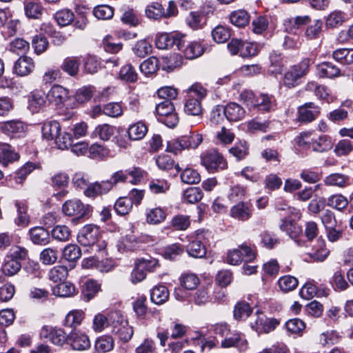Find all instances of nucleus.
Segmentation results:
<instances>
[{
    "label": "nucleus",
    "mask_w": 353,
    "mask_h": 353,
    "mask_svg": "<svg viewBox=\"0 0 353 353\" xmlns=\"http://www.w3.org/2000/svg\"><path fill=\"white\" fill-rule=\"evenodd\" d=\"M100 228L96 225H85L79 232L78 242L83 246H90L93 250L102 251L106 247L105 241H100Z\"/></svg>",
    "instance_id": "f257e3e1"
},
{
    "label": "nucleus",
    "mask_w": 353,
    "mask_h": 353,
    "mask_svg": "<svg viewBox=\"0 0 353 353\" xmlns=\"http://www.w3.org/2000/svg\"><path fill=\"white\" fill-rule=\"evenodd\" d=\"M112 321V332L123 341H129L134 334L132 327L129 325L128 321L119 311H114L110 316Z\"/></svg>",
    "instance_id": "f03ea898"
},
{
    "label": "nucleus",
    "mask_w": 353,
    "mask_h": 353,
    "mask_svg": "<svg viewBox=\"0 0 353 353\" xmlns=\"http://www.w3.org/2000/svg\"><path fill=\"white\" fill-rule=\"evenodd\" d=\"M201 164L210 173L228 168V163L223 155L215 149H211L201 156Z\"/></svg>",
    "instance_id": "7ed1b4c3"
},
{
    "label": "nucleus",
    "mask_w": 353,
    "mask_h": 353,
    "mask_svg": "<svg viewBox=\"0 0 353 353\" xmlns=\"http://www.w3.org/2000/svg\"><path fill=\"white\" fill-rule=\"evenodd\" d=\"M202 141L201 134L190 133L189 135H184L169 141L167 145V151L177 153L185 149H195Z\"/></svg>",
    "instance_id": "20e7f679"
},
{
    "label": "nucleus",
    "mask_w": 353,
    "mask_h": 353,
    "mask_svg": "<svg viewBox=\"0 0 353 353\" xmlns=\"http://www.w3.org/2000/svg\"><path fill=\"white\" fill-rule=\"evenodd\" d=\"M312 61L309 58L303 59L299 64L293 65L284 77V84L288 88H294L299 84V80L304 77L309 70Z\"/></svg>",
    "instance_id": "39448f33"
},
{
    "label": "nucleus",
    "mask_w": 353,
    "mask_h": 353,
    "mask_svg": "<svg viewBox=\"0 0 353 353\" xmlns=\"http://www.w3.org/2000/svg\"><path fill=\"white\" fill-rule=\"evenodd\" d=\"M255 258V253L252 249L246 244H242L238 248L228 251L227 256L228 263L233 265H239L243 260L251 261Z\"/></svg>",
    "instance_id": "423d86ee"
},
{
    "label": "nucleus",
    "mask_w": 353,
    "mask_h": 353,
    "mask_svg": "<svg viewBox=\"0 0 353 353\" xmlns=\"http://www.w3.org/2000/svg\"><path fill=\"white\" fill-rule=\"evenodd\" d=\"M62 211L66 216L82 218L88 214L90 206L84 204L81 200L73 199L66 201L63 206Z\"/></svg>",
    "instance_id": "0eeeda50"
},
{
    "label": "nucleus",
    "mask_w": 353,
    "mask_h": 353,
    "mask_svg": "<svg viewBox=\"0 0 353 353\" xmlns=\"http://www.w3.org/2000/svg\"><path fill=\"white\" fill-rule=\"evenodd\" d=\"M39 334L41 339H48L56 345L61 346L66 342L68 343L69 334H67L61 328L43 325Z\"/></svg>",
    "instance_id": "6e6552de"
},
{
    "label": "nucleus",
    "mask_w": 353,
    "mask_h": 353,
    "mask_svg": "<svg viewBox=\"0 0 353 353\" xmlns=\"http://www.w3.org/2000/svg\"><path fill=\"white\" fill-rule=\"evenodd\" d=\"M241 96L243 99L252 100V105L259 111L268 112L274 104V99L267 94H260L254 99V94L252 92H245Z\"/></svg>",
    "instance_id": "1a4fd4ad"
},
{
    "label": "nucleus",
    "mask_w": 353,
    "mask_h": 353,
    "mask_svg": "<svg viewBox=\"0 0 353 353\" xmlns=\"http://www.w3.org/2000/svg\"><path fill=\"white\" fill-rule=\"evenodd\" d=\"M46 99L56 106L65 105L70 99L69 90L60 85H54L47 93Z\"/></svg>",
    "instance_id": "9d476101"
},
{
    "label": "nucleus",
    "mask_w": 353,
    "mask_h": 353,
    "mask_svg": "<svg viewBox=\"0 0 353 353\" xmlns=\"http://www.w3.org/2000/svg\"><path fill=\"white\" fill-rule=\"evenodd\" d=\"M221 347L223 348L236 347L241 351H244L248 347V341L241 333L230 330L227 336L221 340Z\"/></svg>",
    "instance_id": "9b49d317"
},
{
    "label": "nucleus",
    "mask_w": 353,
    "mask_h": 353,
    "mask_svg": "<svg viewBox=\"0 0 353 353\" xmlns=\"http://www.w3.org/2000/svg\"><path fill=\"white\" fill-rule=\"evenodd\" d=\"M279 324L276 319H268L262 313L257 314L254 322H251L252 328L259 334L269 333Z\"/></svg>",
    "instance_id": "f8f14e48"
},
{
    "label": "nucleus",
    "mask_w": 353,
    "mask_h": 353,
    "mask_svg": "<svg viewBox=\"0 0 353 353\" xmlns=\"http://www.w3.org/2000/svg\"><path fill=\"white\" fill-rule=\"evenodd\" d=\"M68 344L74 350L77 351H84L90 347L88 336L77 330H74L69 334Z\"/></svg>",
    "instance_id": "ddd939ff"
},
{
    "label": "nucleus",
    "mask_w": 353,
    "mask_h": 353,
    "mask_svg": "<svg viewBox=\"0 0 353 353\" xmlns=\"http://www.w3.org/2000/svg\"><path fill=\"white\" fill-rule=\"evenodd\" d=\"M183 34L175 33L172 36L168 34H161L156 38V46L159 49H168L174 46L181 48L183 43Z\"/></svg>",
    "instance_id": "4468645a"
},
{
    "label": "nucleus",
    "mask_w": 353,
    "mask_h": 353,
    "mask_svg": "<svg viewBox=\"0 0 353 353\" xmlns=\"http://www.w3.org/2000/svg\"><path fill=\"white\" fill-rule=\"evenodd\" d=\"M320 114V108L312 102L305 103L298 110V120L303 123L314 121Z\"/></svg>",
    "instance_id": "2eb2a0df"
},
{
    "label": "nucleus",
    "mask_w": 353,
    "mask_h": 353,
    "mask_svg": "<svg viewBox=\"0 0 353 353\" xmlns=\"http://www.w3.org/2000/svg\"><path fill=\"white\" fill-rule=\"evenodd\" d=\"M183 46L177 49L183 52L188 59H194L199 57L203 53L204 49L201 44L197 41H187L185 36L183 35Z\"/></svg>",
    "instance_id": "dca6fc26"
},
{
    "label": "nucleus",
    "mask_w": 353,
    "mask_h": 353,
    "mask_svg": "<svg viewBox=\"0 0 353 353\" xmlns=\"http://www.w3.org/2000/svg\"><path fill=\"white\" fill-rule=\"evenodd\" d=\"M230 214L235 219L245 221L252 216V204L249 202H239L231 208Z\"/></svg>",
    "instance_id": "f3484780"
},
{
    "label": "nucleus",
    "mask_w": 353,
    "mask_h": 353,
    "mask_svg": "<svg viewBox=\"0 0 353 353\" xmlns=\"http://www.w3.org/2000/svg\"><path fill=\"white\" fill-rule=\"evenodd\" d=\"M34 69V63L31 57L27 56L20 57L14 63V72L20 77L30 74Z\"/></svg>",
    "instance_id": "a211bd4d"
},
{
    "label": "nucleus",
    "mask_w": 353,
    "mask_h": 353,
    "mask_svg": "<svg viewBox=\"0 0 353 353\" xmlns=\"http://www.w3.org/2000/svg\"><path fill=\"white\" fill-rule=\"evenodd\" d=\"M44 10V8L39 0H28L24 3L25 14L29 19H41Z\"/></svg>",
    "instance_id": "6ab92c4d"
},
{
    "label": "nucleus",
    "mask_w": 353,
    "mask_h": 353,
    "mask_svg": "<svg viewBox=\"0 0 353 353\" xmlns=\"http://www.w3.org/2000/svg\"><path fill=\"white\" fill-rule=\"evenodd\" d=\"M26 125L20 121H10L5 122L1 125L2 132L10 137H20L25 130Z\"/></svg>",
    "instance_id": "aec40b11"
},
{
    "label": "nucleus",
    "mask_w": 353,
    "mask_h": 353,
    "mask_svg": "<svg viewBox=\"0 0 353 353\" xmlns=\"http://www.w3.org/2000/svg\"><path fill=\"white\" fill-rule=\"evenodd\" d=\"M224 108L225 118L230 121H238L245 117V110L236 103H230Z\"/></svg>",
    "instance_id": "412c9836"
},
{
    "label": "nucleus",
    "mask_w": 353,
    "mask_h": 353,
    "mask_svg": "<svg viewBox=\"0 0 353 353\" xmlns=\"http://www.w3.org/2000/svg\"><path fill=\"white\" fill-rule=\"evenodd\" d=\"M329 254L330 250L326 248L325 242L323 239H319L316 245L308 253L310 258L316 262L323 261Z\"/></svg>",
    "instance_id": "4be33fe9"
},
{
    "label": "nucleus",
    "mask_w": 353,
    "mask_h": 353,
    "mask_svg": "<svg viewBox=\"0 0 353 353\" xmlns=\"http://www.w3.org/2000/svg\"><path fill=\"white\" fill-rule=\"evenodd\" d=\"M279 228L290 238L294 239L298 238L303 232L301 226L299 225L296 222L287 219L281 220Z\"/></svg>",
    "instance_id": "5701e85b"
},
{
    "label": "nucleus",
    "mask_w": 353,
    "mask_h": 353,
    "mask_svg": "<svg viewBox=\"0 0 353 353\" xmlns=\"http://www.w3.org/2000/svg\"><path fill=\"white\" fill-rule=\"evenodd\" d=\"M52 294L61 297H70L77 294L74 285L70 282H60L52 288Z\"/></svg>",
    "instance_id": "b1692460"
},
{
    "label": "nucleus",
    "mask_w": 353,
    "mask_h": 353,
    "mask_svg": "<svg viewBox=\"0 0 353 353\" xmlns=\"http://www.w3.org/2000/svg\"><path fill=\"white\" fill-rule=\"evenodd\" d=\"M184 111L189 115L201 118L203 113L201 101L199 99H196V97H188L184 105Z\"/></svg>",
    "instance_id": "393cba45"
},
{
    "label": "nucleus",
    "mask_w": 353,
    "mask_h": 353,
    "mask_svg": "<svg viewBox=\"0 0 353 353\" xmlns=\"http://www.w3.org/2000/svg\"><path fill=\"white\" fill-rule=\"evenodd\" d=\"M80 65V57H68L64 59L61 68L71 77L76 76L79 72Z\"/></svg>",
    "instance_id": "a878e982"
},
{
    "label": "nucleus",
    "mask_w": 353,
    "mask_h": 353,
    "mask_svg": "<svg viewBox=\"0 0 353 353\" xmlns=\"http://www.w3.org/2000/svg\"><path fill=\"white\" fill-rule=\"evenodd\" d=\"M148 132V127L142 121L137 122L131 125L128 130V134L130 139L138 141L143 139Z\"/></svg>",
    "instance_id": "bb28decb"
},
{
    "label": "nucleus",
    "mask_w": 353,
    "mask_h": 353,
    "mask_svg": "<svg viewBox=\"0 0 353 353\" xmlns=\"http://www.w3.org/2000/svg\"><path fill=\"white\" fill-rule=\"evenodd\" d=\"M43 137L47 140L55 139L61 131L59 123L56 121L45 122L42 127Z\"/></svg>",
    "instance_id": "cd10ccee"
},
{
    "label": "nucleus",
    "mask_w": 353,
    "mask_h": 353,
    "mask_svg": "<svg viewBox=\"0 0 353 353\" xmlns=\"http://www.w3.org/2000/svg\"><path fill=\"white\" fill-rule=\"evenodd\" d=\"M31 241L34 244L46 245L49 242V233L43 227H35L30 230Z\"/></svg>",
    "instance_id": "c85d7f7f"
},
{
    "label": "nucleus",
    "mask_w": 353,
    "mask_h": 353,
    "mask_svg": "<svg viewBox=\"0 0 353 353\" xmlns=\"http://www.w3.org/2000/svg\"><path fill=\"white\" fill-rule=\"evenodd\" d=\"M169 291L164 285H157L151 290V301L157 305H161L168 300Z\"/></svg>",
    "instance_id": "c756f323"
},
{
    "label": "nucleus",
    "mask_w": 353,
    "mask_h": 353,
    "mask_svg": "<svg viewBox=\"0 0 353 353\" xmlns=\"http://www.w3.org/2000/svg\"><path fill=\"white\" fill-rule=\"evenodd\" d=\"M319 77L334 78L340 74V69L330 62H323L317 66Z\"/></svg>",
    "instance_id": "7c9ffc66"
},
{
    "label": "nucleus",
    "mask_w": 353,
    "mask_h": 353,
    "mask_svg": "<svg viewBox=\"0 0 353 353\" xmlns=\"http://www.w3.org/2000/svg\"><path fill=\"white\" fill-rule=\"evenodd\" d=\"M19 159V155L12 149V147L3 143H0V163L7 165Z\"/></svg>",
    "instance_id": "2f4dec72"
},
{
    "label": "nucleus",
    "mask_w": 353,
    "mask_h": 353,
    "mask_svg": "<svg viewBox=\"0 0 353 353\" xmlns=\"http://www.w3.org/2000/svg\"><path fill=\"white\" fill-rule=\"evenodd\" d=\"M332 148L330 138L327 135L316 136L314 134L312 150L317 152H324Z\"/></svg>",
    "instance_id": "473e14b6"
},
{
    "label": "nucleus",
    "mask_w": 353,
    "mask_h": 353,
    "mask_svg": "<svg viewBox=\"0 0 353 353\" xmlns=\"http://www.w3.org/2000/svg\"><path fill=\"white\" fill-rule=\"evenodd\" d=\"M165 211L161 208H154L147 210L146 221L152 225L162 223L166 218Z\"/></svg>",
    "instance_id": "72a5a7b5"
},
{
    "label": "nucleus",
    "mask_w": 353,
    "mask_h": 353,
    "mask_svg": "<svg viewBox=\"0 0 353 353\" xmlns=\"http://www.w3.org/2000/svg\"><path fill=\"white\" fill-rule=\"evenodd\" d=\"M188 254L194 258H203L206 255V248L200 240L190 242L186 248Z\"/></svg>",
    "instance_id": "f704fd0d"
},
{
    "label": "nucleus",
    "mask_w": 353,
    "mask_h": 353,
    "mask_svg": "<svg viewBox=\"0 0 353 353\" xmlns=\"http://www.w3.org/2000/svg\"><path fill=\"white\" fill-rule=\"evenodd\" d=\"M1 268L5 275L12 276L21 270V264L19 261L12 259L6 256Z\"/></svg>",
    "instance_id": "c9c22d12"
},
{
    "label": "nucleus",
    "mask_w": 353,
    "mask_h": 353,
    "mask_svg": "<svg viewBox=\"0 0 353 353\" xmlns=\"http://www.w3.org/2000/svg\"><path fill=\"white\" fill-rule=\"evenodd\" d=\"M84 319V312L81 310H74L68 312L64 321V325L75 328Z\"/></svg>",
    "instance_id": "e433bc0d"
},
{
    "label": "nucleus",
    "mask_w": 353,
    "mask_h": 353,
    "mask_svg": "<svg viewBox=\"0 0 353 353\" xmlns=\"http://www.w3.org/2000/svg\"><path fill=\"white\" fill-rule=\"evenodd\" d=\"M114 314V312H109L107 316L99 313L93 319L92 327L96 332H101L105 327L110 326L112 327V321L110 316Z\"/></svg>",
    "instance_id": "4c0bfd02"
},
{
    "label": "nucleus",
    "mask_w": 353,
    "mask_h": 353,
    "mask_svg": "<svg viewBox=\"0 0 353 353\" xmlns=\"http://www.w3.org/2000/svg\"><path fill=\"white\" fill-rule=\"evenodd\" d=\"M114 347V340L112 336L104 335L98 338L94 344V348L98 353H105L111 351Z\"/></svg>",
    "instance_id": "58836bf2"
},
{
    "label": "nucleus",
    "mask_w": 353,
    "mask_h": 353,
    "mask_svg": "<svg viewBox=\"0 0 353 353\" xmlns=\"http://www.w3.org/2000/svg\"><path fill=\"white\" fill-rule=\"evenodd\" d=\"M68 270L65 265H56L48 272L49 279L54 283L63 281L68 276Z\"/></svg>",
    "instance_id": "ea45409f"
},
{
    "label": "nucleus",
    "mask_w": 353,
    "mask_h": 353,
    "mask_svg": "<svg viewBox=\"0 0 353 353\" xmlns=\"http://www.w3.org/2000/svg\"><path fill=\"white\" fill-rule=\"evenodd\" d=\"M114 128L109 124L104 123L97 125L92 132V136L99 137L103 141H108L114 134Z\"/></svg>",
    "instance_id": "a19ab883"
},
{
    "label": "nucleus",
    "mask_w": 353,
    "mask_h": 353,
    "mask_svg": "<svg viewBox=\"0 0 353 353\" xmlns=\"http://www.w3.org/2000/svg\"><path fill=\"white\" fill-rule=\"evenodd\" d=\"M230 21L237 27L245 26L250 21V15L244 10H238L232 12L230 16Z\"/></svg>",
    "instance_id": "79ce46f5"
},
{
    "label": "nucleus",
    "mask_w": 353,
    "mask_h": 353,
    "mask_svg": "<svg viewBox=\"0 0 353 353\" xmlns=\"http://www.w3.org/2000/svg\"><path fill=\"white\" fill-rule=\"evenodd\" d=\"M39 168V164L28 162L15 173L14 180L16 183L22 184L26 179L27 175L31 173L34 170Z\"/></svg>",
    "instance_id": "37998d69"
},
{
    "label": "nucleus",
    "mask_w": 353,
    "mask_h": 353,
    "mask_svg": "<svg viewBox=\"0 0 353 353\" xmlns=\"http://www.w3.org/2000/svg\"><path fill=\"white\" fill-rule=\"evenodd\" d=\"M332 57L342 64H351L353 63V49H338L333 52Z\"/></svg>",
    "instance_id": "c03bdc74"
},
{
    "label": "nucleus",
    "mask_w": 353,
    "mask_h": 353,
    "mask_svg": "<svg viewBox=\"0 0 353 353\" xmlns=\"http://www.w3.org/2000/svg\"><path fill=\"white\" fill-rule=\"evenodd\" d=\"M252 312V307L248 303L241 301L237 303L234 307V317L238 321L245 320L250 316Z\"/></svg>",
    "instance_id": "a18cd8bd"
},
{
    "label": "nucleus",
    "mask_w": 353,
    "mask_h": 353,
    "mask_svg": "<svg viewBox=\"0 0 353 353\" xmlns=\"http://www.w3.org/2000/svg\"><path fill=\"white\" fill-rule=\"evenodd\" d=\"M183 247L179 243H173L162 249L161 253L165 259L173 260L183 253Z\"/></svg>",
    "instance_id": "49530a36"
},
{
    "label": "nucleus",
    "mask_w": 353,
    "mask_h": 353,
    "mask_svg": "<svg viewBox=\"0 0 353 353\" xmlns=\"http://www.w3.org/2000/svg\"><path fill=\"white\" fill-rule=\"evenodd\" d=\"M348 176L341 174L335 173L326 176L324 179V183L327 185L343 188L348 184Z\"/></svg>",
    "instance_id": "de8ad7c7"
},
{
    "label": "nucleus",
    "mask_w": 353,
    "mask_h": 353,
    "mask_svg": "<svg viewBox=\"0 0 353 353\" xmlns=\"http://www.w3.org/2000/svg\"><path fill=\"white\" fill-rule=\"evenodd\" d=\"M347 199L342 194H334L327 199V205L337 210L342 211L348 205Z\"/></svg>",
    "instance_id": "09e8293b"
},
{
    "label": "nucleus",
    "mask_w": 353,
    "mask_h": 353,
    "mask_svg": "<svg viewBox=\"0 0 353 353\" xmlns=\"http://www.w3.org/2000/svg\"><path fill=\"white\" fill-rule=\"evenodd\" d=\"M298 283V279L290 275L281 276L278 280V285L280 289L284 292L294 290L297 287Z\"/></svg>",
    "instance_id": "8fccbe9b"
},
{
    "label": "nucleus",
    "mask_w": 353,
    "mask_h": 353,
    "mask_svg": "<svg viewBox=\"0 0 353 353\" xmlns=\"http://www.w3.org/2000/svg\"><path fill=\"white\" fill-rule=\"evenodd\" d=\"M132 208V201L128 196L120 197L114 204V209L117 214L125 215L128 214Z\"/></svg>",
    "instance_id": "3c124183"
},
{
    "label": "nucleus",
    "mask_w": 353,
    "mask_h": 353,
    "mask_svg": "<svg viewBox=\"0 0 353 353\" xmlns=\"http://www.w3.org/2000/svg\"><path fill=\"white\" fill-rule=\"evenodd\" d=\"M145 14L147 17L154 20L164 18L163 7L158 2H152L146 7Z\"/></svg>",
    "instance_id": "603ef678"
},
{
    "label": "nucleus",
    "mask_w": 353,
    "mask_h": 353,
    "mask_svg": "<svg viewBox=\"0 0 353 353\" xmlns=\"http://www.w3.org/2000/svg\"><path fill=\"white\" fill-rule=\"evenodd\" d=\"M81 256V250L75 244H69L63 250V256L68 261L74 262Z\"/></svg>",
    "instance_id": "864d4df0"
},
{
    "label": "nucleus",
    "mask_w": 353,
    "mask_h": 353,
    "mask_svg": "<svg viewBox=\"0 0 353 353\" xmlns=\"http://www.w3.org/2000/svg\"><path fill=\"white\" fill-rule=\"evenodd\" d=\"M54 18L59 26H66L74 20V15L70 10L63 9L56 12Z\"/></svg>",
    "instance_id": "5fc2aeb1"
},
{
    "label": "nucleus",
    "mask_w": 353,
    "mask_h": 353,
    "mask_svg": "<svg viewBox=\"0 0 353 353\" xmlns=\"http://www.w3.org/2000/svg\"><path fill=\"white\" fill-rule=\"evenodd\" d=\"M346 14L340 10H335L331 12L326 21V25L334 28L342 25L346 20Z\"/></svg>",
    "instance_id": "6e6d98bb"
},
{
    "label": "nucleus",
    "mask_w": 353,
    "mask_h": 353,
    "mask_svg": "<svg viewBox=\"0 0 353 353\" xmlns=\"http://www.w3.org/2000/svg\"><path fill=\"white\" fill-rule=\"evenodd\" d=\"M100 290V285L97 281L89 279L83 285V294L87 301L92 299Z\"/></svg>",
    "instance_id": "4d7b16f0"
},
{
    "label": "nucleus",
    "mask_w": 353,
    "mask_h": 353,
    "mask_svg": "<svg viewBox=\"0 0 353 353\" xmlns=\"http://www.w3.org/2000/svg\"><path fill=\"white\" fill-rule=\"evenodd\" d=\"M137 73L131 64L123 65L119 72V77L123 81L134 83L137 80Z\"/></svg>",
    "instance_id": "13d9d810"
},
{
    "label": "nucleus",
    "mask_w": 353,
    "mask_h": 353,
    "mask_svg": "<svg viewBox=\"0 0 353 353\" xmlns=\"http://www.w3.org/2000/svg\"><path fill=\"white\" fill-rule=\"evenodd\" d=\"M93 14L99 19H110L114 15V9L108 5H99L94 8Z\"/></svg>",
    "instance_id": "bf43d9fd"
},
{
    "label": "nucleus",
    "mask_w": 353,
    "mask_h": 353,
    "mask_svg": "<svg viewBox=\"0 0 353 353\" xmlns=\"http://www.w3.org/2000/svg\"><path fill=\"white\" fill-rule=\"evenodd\" d=\"M158 59L152 57L145 60L140 65V70L145 75H149L155 73L158 70Z\"/></svg>",
    "instance_id": "052dcab7"
},
{
    "label": "nucleus",
    "mask_w": 353,
    "mask_h": 353,
    "mask_svg": "<svg viewBox=\"0 0 353 353\" xmlns=\"http://www.w3.org/2000/svg\"><path fill=\"white\" fill-rule=\"evenodd\" d=\"M184 200L190 203H195L203 198V192L198 187L188 188L183 193Z\"/></svg>",
    "instance_id": "680f3d73"
},
{
    "label": "nucleus",
    "mask_w": 353,
    "mask_h": 353,
    "mask_svg": "<svg viewBox=\"0 0 353 353\" xmlns=\"http://www.w3.org/2000/svg\"><path fill=\"white\" fill-rule=\"evenodd\" d=\"M204 20V17L198 12H190L185 19L187 24L194 30L201 28Z\"/></svg>",
    "instance_id": "e2e57ef3"
},
{
    "label": "nucleus",
    "mask_w": 353,
    "mask_h": 353,
    "mask_svg": "<svg viewBox=\"0 0 353 353\" xmlns=\"http://www.w3.org/2000/svg\"><path fill=\"white\" fill-rule=\"evenodd\" d=\"M181 179L184 183L195 184L200 182L201 176L196 170L191 168H186L181 174Z\"/></svg>",
    "instance_id": "0e129e2a"
},
{
    "label": "nucleus",
    "mask_w": 353,
    "mask_h": 353,
    "mask_svg": "<svg viewBox=\"0 0 353 353\" xmlns=\"http://www.w3.org/2000/svg\"><path fill=\"white\" fill-rule=\"evenodd\" d=\"M51 233L54 239L60 241H68L70 236V230L65 225H59L55 226Z\"/></svg>",
    "instance_id": "69168bd1"
},
{
    "label": "nucleus",
    "mask_w": 353,
    "mask_h": 353,
    "mask_svg": "<svg viewBox=\"0 0 353 353\" xmlns=\"http://www.w3.org/2000/svg\"><path fill=\"white\" fill-rule=\"evenodd\" d=\"M212 37L216 43H224L230 39V32L224 26H218L212 31Z\"/></svg>",
    "instance_id": "338daca9"
},
{
    "label": "nucleus",
    "mask_w": 353,
    "mask_h": 353,
    "mask_svg": "<svg viewBox=\"0 0 353 353\" xmlns=\"http://www.w3.org/2000/svg\"><path fill=\"white\" fill-rule=\"evenodd\" d=\"M353 151V143L348 139H342L335 145L334 152L337 156H346Z\"/></svg>",
    "instance_id": "774afa93"
}]
</instances>
